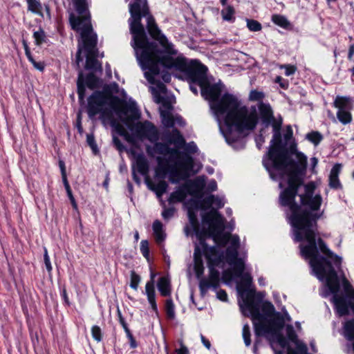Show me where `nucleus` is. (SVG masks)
I'll list each match as a JSON object with an SVG mask.
<instances>
[{"instance_id": "f257e3e1", "label": "nucleus", "mask_w": 354, "mask_h": 354, "mask_svg": "<svg viewBox=\"0 0 354 354\" xmlns=\"http://www.w3.org/2000/svg\"><path fill=\"white\" fill-rule=\"evenodd\" d=\"M136 56L142 69L147 71L145 76L151 83H154L153 77L160 73V65L183 73L188 82H194L200 87L207 83V68L205 65L197 60L189 63L185 57L174 58L170 55H164V50L154 41L137 52Z\"/></svg>"}, {"instance_id": "f03ea898", "label": "nucleus", "mask_w": 354, "mask_h": 354, "mask_svg": "<svg viewBox=\"0 0 354 354\" xmlns=\"http://www.w3.org/2000/svg\"><path fill=\"white\" fill-rule=\"evenodd\" d=\"M299 196V203L297 204L296 214L297 220L292 219L291 226L294 230V241L295 242L306 241L307 245H300L302 257L310 259V266L320 267V257H324L318 254L316 245V232H317V221L323 216L324 211L317 212L322 203L321 194L315 196Z\"/></svg>"}, {"instance_id": "7ed1b4c3", "label": "nucleus", "mask_w": 354, "mask_h": 354, "mask_svg": "<svg viewBox=\"0 0 354 354\" xmlns=\"http://www.w3.org/2000/svg\"><path fill=\"white\" fill-rule=\"evenodd\" d=\"M320 267L311 266L315 275L319 281L326 282V286L333 295L332 302L339 317L350 315V310L354 313V290L351 293L339 295L340 282L330 261L327 257H320Z\"/></svg>"}, {"instance_id": "20e7f679", "label": "nucleus", "mask_w": 354, "mask_h": 354, "mask_svg": "<svg viewBox=\"0 0 354 354\" xmlns=\"http://www.w3.org/2000/svg\"><path fill=\"white\" fill-rule=\"evenodd\" d=\"M212 109L217 115H223L224 123L227 128V133L224 134L225 140L229 144L234 143L237 138L232 136V131L237 132V124L239 116H243L246 112L245 106H241L240 102L232 94L224 93L220 99L212 104Z\"/></svg>"}, {"instance_id": "39448f33", "label": "nucleus", "mask_w": 354, "mask_h": 354, "mask_svg": "<svg viewBox=\"0 0 354 354\" xmlns=\"http://www.w3.org/2000/svg\"><path fill=\"white\" fill-rule=\"evenodd\" d=\"M153 147H146V151L149 156H153L154 153L160 155H171V158L180 156V159L176 162L177 168H172L170 171L169 180L171 183H178L179 179L186 180L192 174H195L197 171H193L194 159L187 153L180 152L175 148L169 147L168 143L160 142L158 140L153 142Z\"/></svg>"}, {"instance_id": "423d86ee", "label": "nucleus", "mask_w": 354, "mask_h": 354, "mask_svg": "<svg viewBox=\"0 0 354 354\" xmlns=\"http://www.w3.org/2000/svg\"><path fill=\"white\" fill-rule=\"evenodd\" d=\"M281 126L282 123H275L273 125V136L270 141V145L263 159V165L272 179H274V176L271 168L280 169L290 163L295 165V160L290 156L288 149L286 147V143L282 141Z\"/></svg>"}, {"instance_id": "0eeeda50", "label": "nucleus", "mask_w": 354, "mask_h": 354, "mask_svg": "<svg viewBox=\"0 0 354 354\" xmlns=\"http://www.w3.org/2000/svg\"><path fill=\"white\" fill-rule=\"evenodd\" d=\"M129 8L131 17L128 22L132 35L131 46L136 53L152 41L149 39L145 26L141 22V15H147L149 7L147 0H133L129 3Z\"/></svg>"}, {"instance_id": "6e6552de", "label": "nucleus", "mask_w": 354, "mask_h": 354, "mask_svg": "<svg viewBox=\"0 0 354 354\" xmlns=\"http://www.w3.org/2000/svg\"><path fill=\"white\" fill-rule=\"evenodd\" d=\"M288 176L287 187L285 188L279 194V202L282 207H288L291 214L289 217V221L291 224L292 219L297 220L299 218L296 214L297 203L295 198L298 194L299 187L304 184L303 177L305 174L295 173H282Z\"/></svg>"}, {"instance_id": "1a4fd4ad", "label": "nucleus", "mask_w": 354, "mask_h": 354, "mask_svg": "<svg viewBox=\"0 0 354 354\" xmlns=\"http://www.w3.org/2000/svg\"><path fill=\"white\" fill-rule=\"evenodd\" d=\"M264 297L263 292H258L256 296L244 303L255 319L266 320L277 313L274 305L270 301H263Z\"/></svg>"}, {"instance_id": "9d476101", "label": "nucleus", "mask_w": 354, "mask_h": 354, "mask_svg": "<svg viewBox=\"0 0 354 354\" xmlns=\"http://www.w3.org/2000/svg\"><path fill=\"white\" fill-rule=\"evenodd\" d=\"M109 100L102 95L100 91H94L87 98L86 112L90 119H93L97 114H100L102 119H111L112 118L111 109L105 106Z\"/></svg>"}, {"instance_id": "9b49d317", "label": "nucleus", "mask_w": 354, "mask_h": 354, "mask_svg": "<svg viewBox=\"0 0 354 354\" xmlns=\"http://www.w3.org/2000/svg\"><path fill=\"white\" fill-rule=\"evenodd\" d=\"M94 72H89L86 75L80 68L77 80V93L80 104H84L86 97V87L91 90H95L102 86L103 81L98 77Z\"/></svg>"}, {"instance_id": "f8f14e48", "label": "nucleus", "mask_w": 354, "mask_h": 354, "mask_svg": "<svg viewBox=\"0 0 354 354\" xmlns=\"http://www.w3.org/2000/svg\"><path fill=\"white\" fill-rule=\"evenodd\" d=\"M142 17L147 18V30L150 37L159 42V44L165 49L164 53L167 52L169 55H176V50H170L171 45L168 43L166 36L162 33L158 28L153 16L151 14L149 8H148V13L145 15H141Z\"/></svg>"}, {"instance_id": "ddd939ff", "label": "nucleus", "mask_w": 354, "mask_h": 354, "mask_svg": "<svg viewBox=\"0 0 354 354\" xmlns=\"http://www.w3.org/2000/svg\"><path fill=\"white\" fill-rule=\"evenodd\" d=\"M118 84L113 82L105 84L100 92L109 100V104L114 112H123L126 113V111L129 108L127 102L118 96L113 95V93H118Z\"/></svg>"}, {"instance_id": "4468645a", "label": "nucleus", "mask_w": 354, "mask_h": 354, "mask_svg": "<svg viewBox=\"0 0 354 354\" xmlns=\"http://www.w3.org/2000/svg\"><path fill=\"white\" fill-rule=\"evenodd\" d=\"M289 155L291 157L292 154H295L297 161L295 160V165L290 163L285 167L280 169H274L277 171L282 173H295L306 174L307 169V157L301 151L297 149L296 144L291 145L288 149Z\"/></svg>"}, {"instance_id": "2eb2a0df", "label": "nucleus", "mask_w": 354, "mask_h": 354, "mask_svg": "<svg viewBox=\"0 0 354 354\" xmlns=\"http://www.w3.org/2000/svg\"><path fill=\"white\" fill-rule=\"evenodd\" d=\"M73 3L76 12L81 17L71 12L69 15V22L71 28L77 31L80 29L82 21L91 20V14L86 0H73Z\"/></svg>"}, {"instance_id": "dca6fc26", "label": "nucleus", "mask_w": 354, "mask_h": 354, "mask_svg": "<svg viewBox=\"0 0 354 354\" xmlns=\"http://www.w3.org/2000/svg\"><path fill=\"white\" fill-rule=\"evenodd\" d=\"M133 133H135L138 139L140 140L147 139L151 142L158 140L160 138L157 127L148 120L136 122V129Z\"/></svg>"}, {"instance_id": "f3484780", "label": "nucleus", "mask_w": 354, "mask_h": 354, "mask_svg": "<svg viewBox=\"0 0 354 354\" xmlns=\"http://www.w3.org/2000/svg\"><path fill=\"white\" fill-rule=\"evenodd\" d=\"M246 112L243 116H239L237 124V132L243 133L245 131H253L255 129L258 122L259 116L255 106H252L250 110L245 106Z\"/></svg>"}, {"instance_id": "a211bd4d", "label": "nucleus", "mask_w": 354, "mask_h": 354, "mask_svg": "<svg viewBox=\"0 0 354 354\" xmlns=\"http://www.w3.org/2000/svg\"><path fill=\"white\" fill-rule=\"evenodd\" d=\"M208 278H201L199 281V290L201 295L204 297L208 289L212 288L217 290L220 286V272L214 266H209Z\"/></svg>"}, {"instance_id": "6ab92c4d", "label": "nucleus", "mask_w": 354, "mask_h": 354, "mask_svg": "<svg viewBox=\"0 0 354 354\" xmlns=\"http://www.w3.org/2000/svg\"><path fill=\"white\" fill-rule=\"evenodd\" d=\"M97 38L93 37L91 38L88 43L80 44L78 43V48L75 56V65L77 69H80V64L83 61L82 53L83 50L86 53V56L90 57H96L97 59L99 50L97 48Z\"/></svg>"}, {"instance_id": "aec40b11", "label": "nucleus", "mask_w": 354, "mask_h": 354, "mask_svg": "<svg viewBox=\"0 0 354 354\" xmlns=\"http://www.w3.org/2000/svg\"><path fill=\"white\" fill-rule=\"evenodd\" d=\"M258 108L259 111L260 119L263 129L268 128L270 125L273 127L275 123L279 124L283 122L281 116L279 117V120L275 118L272 109L270 104L261 102L258 104Z\"/></svg>"}, {"instance_id": "412c9836", "label": "nucleus", "mask_w": 354, "mask_h": 354, "mask_svg": "<svg viewBox=\"0 0 354 354\" xmlns=\"http://www.w3.org/2000/svg\"><path fill=\"white\" fill-rule=\"evenodd\" d=\"M242 279V283L237 285V291L241 296L243 302H246L257 295L254 288H250L252 283V277L248 272L243 273L240 276Z\"/></svg>"}, {"instance_id": "4be33fe9", "label": "nucleus", "mask_w": 354, "mask_h": 354, "mask_svg": "<svg viewBox=\"0 0 354 354\" xmlns=\"http://www.w3.org/2000/svg\"><path fill=\"white\" fill-rule=\"evenodd\" d=\"M201 95L211 102V105L216 103L221 97L222 93V85L221 84L207 83L201 87Z\"/></svg>"}, {"instance_id": "5701e85b", "label": "nucleus", "mask_w": 354, "mask_h": 354, "mask_svg": "<svg viewBox=\"0 0 354 354\" xmlns=\"http://www.w3.org/2000/svg\"><path fill=\"white\" fill-rule=\"evenodd\" d=\"M119 117L120 120L127 126V127L132 132L136 129V123L134 120H137L140 118V113L136 107L129 104V108L126 111V113L123 112H115Z\"/></svg>"}, {"instance_id": "b1692460", "label": "nucleus", "mask_w": 354, "mask_h": 354, "mask_svg": "<svg viewBox=\"0 0 354 354\" xmlns=\"http://www.w3.org/2000/svg\"><path fill=\"white\" fill-rule=\"evenodd\" d=\"M205 186V179L197 177L193 180H189L183 185L187 194H189L194 198H203V190Z\"/></svg>"}, {"instance_id": "393cba45", "label": "nucleus", "mask_w": 354, "mask_h": 354, "mask_svg": "<svg viewBox=\"0 0 354 354\" xmlns=\"http://www.w3.org/2000/svg\"><path fill=\"white\" fill-rule=\"evenodd\" d=\"M162 139L165 141V143H168L169 145H174L175 146L174 148L178 150L183 148L185 145V139L180 131L176 128H174L171 131H165Z\"/></svg>"}, {"instance_id": "a878e982", "label": "nucleus", "mask_w": 354, "mask_h": 354, "mask_svg": "<svg viewBox=\"0 0 354 354\" xmlns=\"http://www.w3.org/2000/svg\"><path fill=\"white\" fill-rule=\"evenodd\" d=\"M225 228L224 222H216L212 239L218 246H225L230 240V234L224 233Z\"/></svg>"}, {"instance_id": "bb28decb", "label": "nucleus", "mask_w": 354, "mask_h": 354, "mask_svg": "<svg viewBox=\"0 0 354 354\" xmlns=\"http://www.w3.org/2000/svg\"><path fill=\"white\" fill-rule=\"evenodd\" d=\"M202 222L214 229L216 222H224V218L217 209L212 208L209 212L202 214Z\"/></svg>"}, {"instance_id": "cd10ccee", "label": "nucleus", "mask_w": 354, "mask_h": 354, "mask_svg": "<svg viewBox=\"0 0 354 354\" xmlns=\"http://www.w3.org/2000/svg\"><path fill=\"white\" fill-rule=\"evenodd\" d=\"M316 245L318 250L319 249L321 252L326 254L328 258L333 259L334 264L337 268L341 267L342 257L337 254H334L330 250H329L326 243L322 238H319L317 239V243L316 242ZM318 254L321 255L319 252Z\"/></svg>"}, {"instance_id": "c85d7f7f", "label": "nucleus", "mask_w": 354, "mask_h": 354, "mask_svg": "<svg viewBox=\"0 0 354 354\" xmlns=\"http://www.w3.org/2000/svg\"><path fill=\"white\" fill-rule=\"evenodd\" d=\"M156 286L162 297H171L172 286L169 275L160 277L157 281Z\"/></svg>"}, {"instance_id": "c756f323", "label": "nucleus", "mask_w": 354, "mask_h": 354, "mask_svg": "<svg viewBox=\"0 0 354 354\" xmlns=\"http://www.w3.org/2000/svg\"><path fill=\"white\" fill-rule=\"evenodd\" d=\"M268 321V328L272 334L279 333L283 328L285 322L280 313L277 312Z\"/></svg>"}, {"instance_id": "7c9ffc66", "label": "nucleus", "mask_w": 354, "mask_h": 354, "mask_svg": "<svg viewBox=\"0 0 354 354\" xmlns=\"http://www.w3.org/2000/svg\"><path fill=\"white\" fill-rule=\"evenodd\" d=\"M201 254H202V251H201V248H199L198 245H196L195 248L194 254V261H195L194 271H195L196 277L198 279H201V278H203L202 276L203 275V273H204V267H203V261L201 259Z\"/></svg>"}, {"instance_id": "2f4dec72", "label": "nucleus", "mask_w": 354, "mask_h": 354, "mask_svg": "<svg viewBox=\"0 0 354 354\" xmlns=\"http://www.w3.org/2000/svg\"><path fill=\"white\" fill-rule=\"evenodd\" d=\"M214 230L212 227H209L208 228L202 227L200 226L193 230V232L196 234L199 244L201 245L203 243H206V239L212 237Z\"/></svg>"}, {"instance_id": "473e14b6", "label": "nucleus", "mask_w": 354, "mask_h": 354, "mask_svg": "<svg viewBox=\"0 0 354 354\" xmlns=\"http://www.w3.org/2000/svg\"><path fill=\"white\" fill-rule=\"evenodd\" d=\"M84 68L90 72L102 73L103 68L102 63L96 57H90L86 56V62Z\"/></svg>"}, {"instance_id": "72a5a7b5", "label": "nucleus", "mask_w": 354, "mask_h": 354, "mask_svg": "<svg viewBox=\"0 0 354 354\" xmlns=\"http://www.w3.org/2000/svg\"><path fill=\"white\" fill-rule=\"evenodd\" d=\"M187 196V193L183 188V185L178 187V189L171 193L168 198V202L169 204H173L178 202H183Z\"/></svg>"}, {"instance_id": "f704fd0d", "label": "nucleus", "mask_w": 354, "mask_h": 354, "mask_svg": "<svg viewBox=\"0 0 354 354\" xmlns=\"http://www.w3.org/2000/svg\"><path fill=\"white\" fill-rule=\"evenodd\" d=\"M88 24H84L82 28L81 37L82 41L81 44L88 43V41L93 38V37H95L97 38V34L93 31V27L91 24V20L87 21Z\"/></svg>"}, {"instance_id": "c9c22d12", "label": "nucleus", "mask_w": 354, "mask_h": 354, "mask_svg": "<svg viewBox=\"0 0 354 354\" xmlns=\"http://www.w3.org/2000/svg\"><path fill=\"white\" fill-rule=\"evenodd\" d=\"M147 185L151 190L156 193L158 198H160L167 192L168 188V184L165 180H160L156 185L147 183Z\"/></svg>"}, {"instance_id": "e433bc0d", "label": "nucleus", "mask_w": 354, "mask_h": 354, "mask_svg": "<svg viewBox=\"0 0 354 354\" xmlns=\"http://www.w3.org/2000/svg\"><path fill=\"white\" fill-rule=\"evenodd\" d=\"M138 171L142 175H147L149 171V163L142 153H139L136 158Z\"/></svg>"}, {"instance_id": "4c0bfd02", "label": "nucleus", "mask_w": 354, "mask_h": 354, "mask_svg": "<svg viewBox=\"0 0 354 354\" xmlns=\"http://www.w3.org/2000/svg\"><path fill=\"white\" fill-rule=\"evenodd\" d=\"M333 104L338 111H349L352 106L349 98L346 97L337 96Z\"/></svg>"}, {"instance_id": "58836bf2", "label": "nucleus", "mask_w": 354, "mask_h": 354, "mask_svg": "<svg viewBox=\"0 0 354 354\" xmlns=\"http://www.w3.org/2000/svg\"><path fill=\"white\" fill-rule=\"evenodd\" d=\"M145 292L147 296V299L149 303L150 304L152 310L156 313H158V306L156 301V291L155 288L152 287H145Z\"/></svg>"}, {"instance_id": "ea45409f", "label": "nucleus", "mask_w": 354, "mask_h": 354, "mask_svg": "<svg viewBox=\"0 0 354 354\" xmlns=\"http://www.w3.org/2000/svg\"><path fill=\"white\" fill-rule=\"evenodd\" d=\"M344 333L348 340H354V317L345 322L344 325Z\"/></svg>"}, {"instance_id": "a19ab883", "label": "nucleus", "mask_w": 354, "mask_h": 354, "mask_svg": "<svg viewBox=\"0 0 354 354\" xmlns=\"http://www.w3.org/2000/svg\"><path fill=\"white\" fill-rule=\"evenodd\" d=\"M272 21L274 24L285 29H288L291 26V24L288 19L285 16L281 15H273L272 16Z\"/></svg>"}, {"instance_id": "79ce46f5", "label": "nucleus", "mask_w": 354, "mask_h": 354, "mask_svg": "<svg viewBox=\"0 0 354 354\" xmlns=\"http://www.w3.org/2000/svg\"><path fill=\"white\" fill-rule=\"evenodd\" d=\"M203 249V253L206 259L216 256L218 254V245L209 246L207 243L201 245Z\"/></svg>"}, {"instance_id": "37998d69", "label": "nucleus", "mask_w": 354, "mask_h": 354, "mask_svg": "<svg viewBox=\"0 0 354 354\" xmlns=\"http://www.w3.org/2000/svg\"><path fill=\"white\" fill-rule=\"evenodd\" d=\"M239 252L238 249L236 248H233L232 246H230L226 249L225 251V259L227 262L232 265L234 261L239 259Z\"/></svg>"}, {"instance_id": "c03bdc74", "label": "nucleus", "mask_w": 354, "mask_h": 354, "mask_svg": "<svg viewBox=\"0 0 354 354\" xmlns=\"http://www.w3.org/2000/svg\"><path fill=\"white\" fill-rule=\"evenodd\" d=\"M160 116L162 118V122L166 127H174L175 122L173 115L171 113L166 111H161Z\"/></svg>"}, {"instance_id": "a18cd8bd", "label": "nucleus", "mask_w": 354, "mask_h": 354, "mask_svg": "<svg viewBox=\"0 0 354 354\" xmlns=\"http://www.w3.org/2000/svg\"><path fill=\"white\" fill-rule=\"evenodd\" d=\"M235 13L234 8L232 6H227L225 9L221 10L223 19L227 21H233L235 20L234 15Z\"/></svg>"}, {"instance_id": "49530a36", "label": "nucleus", "mask_w": 354, "mask_h": 354, "mask_svg": "<svg viewBox=\"0 0 354 354\" xmlns=\"http://www.w3.org/2000/svg\"><path fill=\"white\" fill-rule=\"evenodd\" d=\"M306 138L317 146L323 140V136L319 131H312L306 134Z\"/></svg>"}, {"instance_id": "de8ad7c7", "label": "nucleus", "mask_w": 354, "mask_h": 354, "mask_svg": "<svg viewBox=\"0 0 354 354\" xmlns=\"http://www.w3.org/2000/svg\"><path fill=\"white\" fill-rule=\"evenodd\" d=\"M286 334L288 338L291 342H294L296 344V348L297 349L298 344H304L299 341L297 335L296 334L294 328L292 325H287L286 326Z\"/></svg>"}, {"instance_id": "09e8293b", "label": "nucleus", "mask_w": 354, "mask_h": 354, "mask_svg": "<svg viewBox=\"0 0 354 354\" xmlns=\"http://www.w3.org/2000/svg\"><path fill=\"white\" fill-rule=\"evenodd\" d=\"M165 311L168 319L172 320L175 318L174 304L171 298L167 299L165 301Z\"/></svg>"}, {"instance_id": "8fccbe9b", "label": "nucleus", "mask_w": 354, "mask_h": 354, "mask_svg": "<svg viewBox=\"0 0 354 354\" xmlns=\"http://www.w3.org/2000/svg\"><path fill=\"white\" fill-rule=\"evenodd\" d=\"M337 117L339 121L344 124H348L352 120V116L349 111H338Z\"/></svg>"}, {"instance_id": "3c124183", "label": "nucleus", "mask_w": 354, "mask_h": 354, "mask_svg": "<svg viewBox=\"0 0 354 354\" xmlns=\"http://www.w3.org/2000/svg\"><path fill=\"white\" fill-rule=\"evenodd\" d=\"M201 198H194L189 201L187 210L195 211L199 209H205L204 205H201Z\"/></svg>"}, {"instance_id": "603ef678", "label": "nucleus", "mask_w": 354, "mask_h": 354, "mask_svg": "<svg viewBox=\"0 0 354 354\" xmlns=\"http://www.w3.org/2000/svg\"><path fill=\"white\" fill-rule=\"evenodd\" d=\"M232 265L234 266V271L236 276L240 277L245 270V263L242 259L239 258Z\"/></svg>"}, {"instance_id": "864d4df0", "label": "nucleus", "mask_w": 354, "mask_h": 354, "mask_svg": "<svg viewBox=\"0 0 354 354\" xmlns=\"http://www.w3.org/2000/svg\"><path fill=\"white\" fill-rule=\"evenodd\" d=\"M62 181H63L65 189L66 191L67 196H68V197L70 199V201H71V203L72 204L73 207L75 208V209H77V205L75 199V198H74V196L73 195L72 190L71 189V187H70V185L68 183V180L67 179H64V180H62Z\"/></svg>"}, {"instance_id": "5fc2aeb1", "label": "nucleus", "mask_w": 354, "mask_h": 354, "mask_svg": "<svg viewBox=\"0 0 354 354\" xmlns=\"http://www.w3.org/2000/svg\"><path fill=\"white\" fill-rule=\"evenodd\" d=\"M265 93L263 91H259L257 90H252L249 94V100L250 101H258L259 102H263L265 97Z\"/></svg>"}, {"instance_id": "6e6d98bb", "label": "nucleus", "mask_w": 354, "mask_h": 354, "mask_svg": "<svg viewBox=\"0 0 354 354\" xmlns=\"http://www.w3.org/2000/svg\"><path fill=\"white\" fill-rule=\"evenodd\" d=\"M187 216H188L189 222V225L192 226L193 230H194L197 227L200 226V224H199V222H198V220L197 218V214L195 211L187 210Z\"/></svg>"}, {"instance_id": "4d7b16f0", "label": "nucleus", "mask_w": 354, "mask_h": 354, "mask_svg": "<svg viewBox=\"0 0 354 354\" xmlns=\"http://www.w3.org/2000/svg\"><path fill=\"white\" fill-rule=\"evenodd\" d=\"M86 142L92 149L93 153L97 154L99 152V149L95 142V136L93 133L86 135Z\"/></svg>"}, {"instance_id": "13d9d810", "label": "nucleus", "mask_w": 354, "mask_h": 354, "mask_svg": "<svg viewBox=\"0 0 354 354\" xmlns=\"http://www.w3.org/2000/svg\"><path fill=\"white\" fill-rule=\"evenodd\" d=\"M247 27L253 32L260 31L262 29L261 23L254 19H247Z\"/></svg>"}, {"instance_id": "bf43d9fd", "label": "nucleus", "mask_w": 354, "mask_h": 354, "mask_svg": "<svg viewBox=\"0 0 354 354\" xmlns=\"http://www.w3.org/2000/svg\"><path fill=\"white\" fill-rule=\"evenodd\" d=\"M141 278L134 270L131 271V282L130 287L133 290H137Z\"/></svg>"}, {"instance_id": "052dcab7", "label": "nucleus", "mask_w": 354, "mask_h": 354, "mask_svg": "<svg viewBox=\"0 0 354 354\" xmlns=\"http://www.w3.org/2000/svg\"><path fill=\"white\" fill-rule=\"evenodd\" d=\"M316 187L314 182H310L304 185L305 192L304 194H299V196H315L314 192Z\"/></svg>"}, {"instance_id": "680f3d73", "label": "nucleus", "mask_w": 354, "mask_h": 354, "mask_svg": "<svg viewBox=\"0 0 354 354\" xmlns=\"http://www.w3.org/2000/svg\"><path fill=\"white\" fill-rule=\"evenodd\" d=\"M140 252L143 257L149 261V247L147 240H142L140 242Z\"/></svg>"}, {"instance_id": "e2e57ef3", "label": "nucleus", "mask_w": 354, "mask_h": 354, "mask_svg": "<svg viewBox=\"0 0 354 354\" xmlns=\"http://www.w3.org/2000/svg\"><path fill=\"white\" fill-rule=\"evenodd\" d=\"M91 334L93 339L100 342L102 339V332L100 326L95 325L91 328Z\"/></svg>"}, {"instance_id": "0e129e2a", "label": "nucleus", "mask_w": 354, "mask_h": 354, "mask_svg": "<svg viewBox=\"0 0 354 354\" xmlns=\"http://www.w3.org/2000/svg\"><path fill=\"white\" fill-rule=\"evenodd\" d=\"M250 336V327L248 324H245L243 327V338L246 346H249L251 344Z\"/></svg>"}, {"instance_id": "69168bd1", "label": "nucleus", "mask_w": 354, "mask_h": 354, "mask_svg": "<svg viewBox=\"0 0 354 354\" xmlns=\"http://www.w3.org/2000/svg\"><path fill=\"white\" fill-rule=\"evenodd\" d=\"M109 120H111V125L115 129L120 136H122L127 131L124 127L113 119V117Z\"/></svg>"}, {"instance_id": "338daca9", "label": "nucleus", "mask_w": 354, "mask_h": 354, "mask_svg": "<svg viewBox=\"0 0 354 354\" xmlns=\"http://www.w3.org/2000/svg\"><path fill=\"white\" fill-rule=\"evenodd\" d=\"M266 333H270L268 326H266L263 324H255L254 325V334L257 337H261Z\"/></svg>"}, {"instance_id": "774afa93", "label": "nucleus", "mask_w": 354, "mask_h": 354, "mask_svg": "<svg viewBox=\"0 0 354 354\" xmlns=\"http://www.w3.org/2000/svg\"><path fill=\"white\" fill-rule=\"evenodd\" d=\"M329 186L332 189H342V186L339 182V178L335 175L329 176Z\"/></svg>"}]
</instances>
